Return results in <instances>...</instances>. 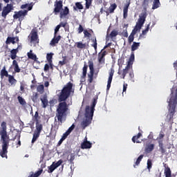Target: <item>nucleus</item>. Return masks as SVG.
<instances>
[{
  "instance_id": "1",
  "label": "nucleus",
  "mask_w": 177,
  "mask_h": 177,
  "mask_svg": "<svg viewBox=\"0 0 177 177\" xmlns=\"http://www.w3.org/2000/svg\"><path fill=\"white\" fill-rule=\"evenodd\" d=\"M1 130H0L1 142L2 143V149L0 156L2 158H8V147H9V136L6 131V122H2L1 124Z\"/></svg>"
},
{
  "instance_id": "2",
  "label": "nucleus",
  "mask_w": 177,
  "mask_h": 177,
  "mask_svg": "<svg viewBox=\"0 0 177 177\" xmlns=\"http://www.w3.org/2000/svg\"><path fill=\"white\" fill-rule=\"evenodd\" d=\"M146 17H147V12H146V10L143 11L140 14L139 19L136 23V25L129 37V44H131V42H133L135 35L136 34V32H138V31H140V30L142 29V27H143V24H145V21H146Z\"/></svg>"
},
{
  "instance_id": "3",
  "label": "nucleus",
  "mask_w": 177,
  "mask_h": 177,
  "mask_svg": "<svg viewBox=\"0 0 177 177\" xmlns=\"http://www.w3.org/2000/svg\"><path fill=\"white\" fill-rule=\"evenodd\" d=\"M95 106H96V102L94 101L91 106H87L86 107V113L84 118L82 122V127L86 128L89 124L92 122V117H93V111H95Z\"/></svg>"
},
{
  "instance_id": "4",
  "label": "nucleus",
  "mask_w": 177,
  "mask_h": 177,
  "mask_svg": "<svg viewBox=\"0 0 177 177\" xmlns=\"http://www.w3.org/2000/svg\"><path fill=\"white\" fill-rule=\"evenodd\" d=\"M169 103V111L174 113L177 104V84H174L171 89L170 99L167 100Z\"/></svg>"
},
{
  "instance_id": "5",
  "label": "nucleus",
  "mask_w": 177,
  "mask_h": 177,
  "mask_svg": "<svg viewBox=\"0 0 177 177\" xmlns=\"http://www.w3.org/2000/svg\"><path fill=\"white\" fill-rule=\"evenodd\" d=\"M71 93H74V90L73 89V84L71 82L68 83L62 91H57L60 102H64Z\"/></svg>"
},
{
  "instance_id": "6",
  "label": "nucleus",
  "mask_w": 177,
  "mask_h": 177,
  "mask_svg": "<svg viewBox=\"0 0 177 177\" xmlns=\"http://www.w3.org/2000/svg\"><path fill=\"white\" fill-rule=\"evenodd\" d=\"M67 113H68V107H67V104L66 102H61L57 109L55 120L57 118L58 121L63 122V121L66 120Z\"/></svg>"
},
{
  "instance_id": "7",
  "label": "nucleus",
  "mask_w": 177,
  "mask_h": 177,
  "mask_svg": "<svg viewBox=\"0 0 177 177\" xmlns=\"http://www.w3.org/2000/svg\"><path fill=\"white\" fill-rule=\"evenodd\" d=\"M133 62H135V54L133 53H131L130 58L129 59V61L127 62V65L124 69H123V71L122 73V78H125V76L127 74H128V71L129 68H132V64H133Z\"/></svg>"
},
{
  "instance_id": "8",
  "label": "nucleus",
  "mask_w": 177,
  "mask_h": 177,
  "mask_svg": "<svg viewBox=\"0 0 177 177\" xmlns=\"http://www.w3.org/2000/svg\"><path fill=\"white\" fill-rule=\"evenodd\" d=\"M118 35V31L115 30H112L109 35L107 34L106 38V46H105V48H107V46H110V45H111V41H114V39H115V37H117Z\"/></svg>"
},
{
  "instance_id": "9",
  "label": "nucleus",
  "mask_w": 177,
  "mask_h": 177,
  "mask_svg": "<svg viewBox=\"0 0 177 177\" xmlns=\"http://www.w3.org/2000/svg\"><path fill=\"white\" fill-rule=\"evenodd\" d=\"M27 13H28L27 10L15 12L13 18L15 20L18 19L20 21L21 20H23V19H24V17H26V16H27Z\"/></svg>"
},
{
  "instance_id": "10",
  "label": "nucleus",
  "mask_w": 177,
  "mask_h": 177,
  "mask_svg": "<svg viewBox=\"0 0 177 177\" xmlns=\"http://www.w3.org/2000/svg\"><path fill=\"white\" fill-rule=\"evenodd\" d=\"M88 67L90 69V73L88 74V82L91 83L93 81V73L95 72V69L93 68V62L89 61L88 62Z\"/></svg>"
},
{
  "instance_id": "11",
  "label": "nucleus",
  "mask_w": 177,
  "mask_h": 177,
  "mask_svg": "<svg viewBox=\"0 0 177 177\" xmlns=\"http://www.w3.org/2000/svg\"><path fill=\"white\" fill-rule=\"evenodd\" d=\"M12 10H13V6L12 4H7V6L3 8L1 15L3 17H6Z\"/></svg>"
},
{
  "instance_id": "12",
  "label": "nucleus",
  "mask_w": 177,
  "mask_h": 177,
  "mask_svg": "<svg viewBox=\"0 0 177 177\" xmlns=\"http://www.w3.org/2000/svg\"><path fill=\"white\" fill-rule=\"evenodd\" d=\"M57 33H56V31L55 30L54 37L50 42V46H56V45H57V44H59V41H60V39H62V36H60V35L57 36Z\"/></svg>"
},
{
  "instance_id": "13",
  "label": "nucleus",
  "mask_w": 177,
  "mask_h": 177,
  "mask_svg": "<svg viewBox=\"0 0 177 177\" xmlns=\"http://www.w3.org/2000/svg\"><path fill=\"white\" fill-rule=\"evenodd\" d=\"M63 9V2L62 1H56L55 3L54 12L57 15Z\"/></svg>"
},
{
  "instance_id": "14",
  "label": "nucleus",
  "mask_w": 177,
  "mask_h": 177,
  "mask_svg": "<svg viewBox=\"0 0 177 177\" xmlns=\"http://www.w3.org/2000/svg\"><path fill=\"white\" fill-rule=\"evenodd\" d=\"M63 163V160H60L57 162H53V164L49 167V173L52 174V172H53V171H55V169H56V168L60 167V165H62V164Z\"/></svg>"
},
{
  "instance_id": "15",
  "label": "nucleus",
  "mask_w": 177,
  "mask_h": 177,
  "mask_svg": "<svg viewBox=\"0 0 177 177\" xmlns=\"http://www.w3.org/2000/svg\"><path fill=\"white\" fill-rule=\"evenodd\" d=\"M104 56H106V51L101 52L98 54V66L102 67V65L104 64Z\"/></svg>"
},
{
  "instance_id": "16",
  "label": "nucleus",
  "mask_w": 177,
  "mask_h": 177,
  "mask_svg": "<svg viewBox=\"0 0 177 177\" xmlns=\"http://www.w3.org/2000/svg\"><path fill=\"white\" fill-rule=\"evenodd\" d=\"M29 38H30V42H32L33 44L38 42V35L37 34V32L35 30H32L30 33Z\"/></svg>"
},
{
  "instance_id": "17",
  "label": "nucleus",
  "mask_w": 177,
  "mask_h": 177,
  "mask_svg": "<svg viewBox=\"0 0 177 177\" xmlns=\"http://www.w3.org/2000/svg\"><path fill=\"white\" fill-rule=\"evenodd\" d=\"M92 143L88 141V138L85 137L84 142L81 144L82 149H91Z\"/></svg>"
},
{
  "instance_id": "18",
  "label": "nucleus",
  "mask_w": 177,
  "mask_h": 177,
  "mask_svg": "<svg viewBox=\"0 0 177 177\" xmlns=\"http://www.w3.org/2000/svg\"><path fill=\"white\" fill-rule=\"evenodd\" d=\"M113 75H114V69L111 68L109 72V77L108 79V83H107V87L106 90L109 91L110 89V87L111 86V82L113 81Z\"/></svg>"
},
{
  "instance_id": "19",
  "label": "nucleus",
  "mask_w": 177,
  "mask_h": 177,
  "mask_svg": "<svg viewBox=\"0 0 177 177\" xmlns=\"http://www.w3.org/2000/svg\"><path fill=\"white\" fill-rule=\"evenodd\" d=\"M60 12V18L61 19H64L68 13H70V10L68 9V7H64V8L62 9Z\"/></svg>"
},
{
  "instance_id": "20",
  "label": "nucleus",
  "mask_w": 177,
  "mask_h": 177,
  "mask_svg": "<svg viewBox=\"0 0 177 177\" xmlns=\"http://www.w3.org/2000/svg\"><path fill=\"white\" fill-rule=\"evenodd\" d=\"M74 124H73L68 129V131L63 134L62 139H63L64 140H65V139L68 136V135H70V133H71V131H73V129H74Z\"/></svg>"
},
{
  "instance_id": "21",
  "label": "nucleus",
  "mask_w": 177,
  "mask_h": 177,
  "mask_svg": "<svg viewBox=\"0 0 177 177\" xmlns=\"http://www.w3.org/2000/svg\"><path fill=\"white\" fill-rule=\"evenodd\" d=\"M19 41V37H8L6 41V44H16Z\"/></svg>"
},
{
  "instance_id": "22",
  "label": "nucleus",
  "mask_w": 177,
  "mask_h": 177,
  "mask_svg": "<svg viewBox=\"0 0 177 177\" xmlns=\"http://www.w3.org/2000/svg\"><path fill=\"white\" fill-rule=\"evenodd\" d=\"M27 55L29 59H31L32 60H35V62H37V60L38 59V58H37V55L32 53V50H30V52L27 53Z\"/></svg>"
},
{
  "instance_id": "23",
  "label": "nucleus",
  "mask_w": 177,
  "mask_h": 177,
  "mask_svg": "<svg viewBox=\"0 0 177 177\" xmlns=\"http://www.w3.org/2000/svg\"><path fill=\"white\" fill-rule=\"evenodd\" d=\"M21 9H23L22 10H31L32 9V5L30 3L24 4L21 6Z\"/></svg>"
},
{
  "instance_id": "24",
  "label": "nucleus",
  "mask_w": 177,
  "mask_h": 177,
  "mask_svg": "<svg viewBox=\"0 0 177 177\" xmlns=\"http://www.w3.org/2000/svg\"><path fill=\"white\" fill-rule=\"evenodd\" d=\"M17 52H19V50L17 49H13L10 51V57L12 60H15V59H16V57H17Z\"/></svg>"
},
{
  "instance_id": "25",
  "label": "nucleus",
  "mask_w": 177,
  "mask_h": 177,
  "mask_svg": "<svg viewBox=\"0 0 177 177\" xmlns=\"http://www.w3.org/2000/svg\"><path fill=\"white\" fill-rule=\"evenodd\" d=\"M12 66L15 73H20V68H19V64H17V61L13 60Z\"/></svg>"
},
{
  "instance_id": "26",
  "label": "nucleus",
  "mask_w": 177,
  "mask_h": 177,
  "mask_svg": "<svg viewBox=\"0 0 177 177\" xmlns=\"http://www.w3.org/2000/svg\"><path fill=\"white\" fill-rule=\"evenodd\" d=\"M140 136H142V133H138L137 136L133 137L132 141L133 142V143H140V140H139Z\"/></svg>"
},
{
  "instance_id": "27",
  "label": "nucleus",
  "mask_w": 177,
  "mask_h": 177,
  "mask_svg": "<svg viewBox=\"0 0 177 177\" xmlns=\"http://www.w3.org/2000/svg\"><path fill=\"white\" fill-rule=\"evenodd\" d=\"M53 56V54L50 53V54H47V60L50 66V68H53V64H52V57Z\"/></svg>"
},
{
  "instance_id": "28",
  "label": "nucleus",
  "mask_w": 177,
  "mask_h": 177,
  "mask_svg": "<svg viewBox=\"0 0 177 177\" xmlns=\"http://www.w3.org/2000/svg\"><path fill=\"white\" fill-rule=\"evenodd\" d=\"M8 82L10 83V85H16L17 80L12 75H8Z\"/></svg>"
},
{
  "instance_id": "29",
  "label": "nucleus",
  "mask_w": 177,
  "mask_h": 177,
  "mask_svg": "<svg viewBox=\"0 0 177 177\" xmlns=\"http://www.w3.org/2000/svg\"><path fill=\"white\" fill-rule=\"evenodd\" d=\"M115 9H117V4L116 3H113L111 5V6L109 8V13H113L114 10H115Z\"/></svg>"
},
{
  "instance_id": "30",
  "label": "nucleus",
  "mask_w": 177,
  "mask_h": 177,
  "mask_svg": "<svg viewBox=\"0 0 177 177\" xmlns=\"http://www.w3.org/2000/svg\"><path fill=\"white\" fill-rule=\"evenodd\" d=\"M139 46H140V43L133 42V45L131 46L132 52L136 50V49H138Z\"/></svg>"
},
{
  "instance_id": "31",
  "label": "nucleus",
  "mask_w": 177,
  "mask_h": 177,
  "mask_svg": "<svg viewBox=\"0 0 177 177\" xmlns=\"http://www.w3.org/2000/svg\"><path fill=\"white\" fill-rule=\"evenodd\" d=\"M41 133L38 132V131H35L34 134H33V138L32 140V143H34V142H35V140H37V139H38V138H39V135Z\"/></svg>"
},
{
  "instance_id": "32",
  "label": "nucleus",
  "mask_w": 177,
  "mask_h": 177,
  "mask_svg": "<svg viewBox=\"0 0 177 177\" xmlns=\"http://www.w3.org/2000/svg\"><path fill=\"white\" fill-rule=\"evenodd\" d=\"M158 8H160V0H154L152 9H157Z\"/></svg>"
},
{
  "instance_id": "33",
  "label": "nucleus",
  "mask_w": 177,
  "mask_h": 177,
  "mask_svg": "<svg viewBox=\"0 0 177 177\" xmlns=\"http://www.w3.org/2000/svg\"><path fill=\"white\" fill-rule=\"evenodd\" d=\"M8 71H6V69L5 67L1 71V78L3 79V77H8Z\"/></svg>"
},
{
  "instance_id": "34",
  "label": "nucleus",
  "mask_w": 177,
  "mask_h": 177,
  "mask_svg": "<svg viewBox=\"0 0 177 177\" xmlns=\"http://www.w3.org/2000/svg\"><path fill=\"white\" fill-rule=\"evenodd\" d=\"M153 149H154V145L151 144L146 147L145 151L146 153H150V151H153Z\"/></svg>"
},
{
  "instance_id": "35",
  "label": "nucleus",
  "mask_w": 177,
  "mask_h": 177,
  "mask_svg": "<svg viewBox=\"0 0 177 177\" xmlns=\"http://www.w3.org/2000/svg\"><path fill=\"white\" fill-rule=\"evenodd\" d=\"M61 27H66V23H61L59 25H57L55 29V34L59 32V30H60Z\"/></svg>"
},
{
  "instance_id": "36",
  "label": "nucleus",
  "mask_w": 177,
  "mask_h": 177,
  "mask_svg": "<svg viewBox=\"0 0 177 177\" xmlns=\"http://www.w3.org/2000/svg\"><path fill=\"white\" fill-rule=\"evenodd\" d=\"M17 99L19 104H21V106H26V100H24L23 97L18 96Z\"/></svg>"
},
{
  "instance_id": "37",
  "label": "nucleus",
  "mask_w": 177,
  "mask_h": 177,
  "mask_svg": "<svg viewBox=\"0 0 177 177\" xmlns=\"http://www.w3.org/2000/svg\"><path fill=\"white\" fill-rule=\"evenodd\" d=\"M75 45L77 46V48H78L79 49H84V48H85L86 45L82 44V42L79 41V42H76Z\"/></svg>"
},
{
  "instance_id": "38",
  "label": "nucleus",
  "mask_w": 177,
  "mask_h": 177,
  "mask_svg": "<svg viewBox=\"0 0 177 177\" xmlns=\"http://www.w3.org/2000/svg\"><path fill=\"white\" fill-rule=\"evenodd\" d=\"M165 177H171V169H169V167H167L165 169Z\"/></svg>"
},
{
  "instance_id": "39",
  "label": "nucleus",
  "mask_w": 177,
  "mask_h": 177,
  "mask_svg": "<svg viewBox=\"0 0 177 177\" xmlns=\"http://www.w3.org/2000/svg\"><path fill=\"white\" fill-rule=\"evenodd\" d=\"M42 131V124H39V123H37L36 124V132H39L41 133V131Z\"/></svg>"
},
{
  "instance_id": "40",
  "label": "nucleus",
  "mask_w": 177,
  "mask_h": 177,
  "mask_svg": "<svg viewBox=\"0 0 177 177\" xmlns=\"http://www.w3.org/2000/svg\"><path fill=\"white\" fill-rule=\"evenodd\" d=\"M41 103L43 104V107L45 109L46 106H48V100H46V97H43L41 99Z\"/></svg>"
},
{
  "instance_id": "41",
  "label": "nucleus",
  "mask_w": 177,
  "mask_h": 177,
  "mask_svg": "<svg viewBox=\"0 0 177 177\" xmlns=\"http://www.w3.org/2000/svg\"><path fill=\"white\" fill-rule=\"evenodd\" d=\"M127 3L124 6V10H123V13H128V8H129L130 2L127 1Z\"/></svg>"
},
{
  "instance_id": "42",
  "label": "nucleus",
  "mask_w": 177,
  "mask_h": 177,
  "mask_svg": "<svg viewBox=\"0 0 177 177\" xmlns=\"http://www.w3.org/2000/svg\"><path fill=\"white\" fill-rule=\"evenodd\" d=\"M37 91H39L40 93H44V85H39L37 86Z\"/></svg>"
},
{
  "instance_id": "43",
  "label": "nucleus",
  "mask_w": 177,
  "mask_h": 177,
  "mask_svg": "<svg viewBox=\"0 0 177 177\" xmlns=\"http://www.w3.org/2000/svg\"><path fill=\"white\" fill-rule=\"evenodd\" d=\"M91 5H92V0H86V8L89 9Z\"/></svg>"
},
{
  "instance_id": "44",
  "label": "nucleus",
  "mask_w": 177,
  "mask_h": 177,
  "mask_svg": "<svg viewBox=\"0 0 177 177\" xmlns=\"http://www.w3.org/2000/svg\"><path fill=\"white\" fill-rule=\"evenodd\" d=\"M142 158H143V155H140V156L138 158V159H137V160H136V165H138V164H140V161H142Z\"/></svg>"
},
{
  "instance_id": "45",
  "label": "nucleus",
  "mask_w": 177,
  "mask_h": 177,
  "mask_svg": "<svg viewBox=\"0 0 177 177\" xmlns=\"http://www.w3.org/2000/svg\"><path fill=\"white\" fill-rule=\"evenodd\" d=\"M153 165V164L151 163V160H147V169L150 171V169H151V166Z\"/></svg>"
},
{
  "instance_id": "46",
  "label": "nucleus",
  "mask_w": 177,
  "mask_h": 177,
  "mask_svg": "<svg viewBox=\"0 0 177 177\" xmlns=\"http://www.w3.org/2000/svg\"><path fill=\"white\" fill-rule=\"evenodd\" d=\"M86 70H88V66L86 65H84L83 67V76L86 77Z\"/></svg>"
},
{
  "instance_id": "47",
  "label": "nucleus",
  "mask_w": 177,
  "mask_h": 177,
  "mask_svg": "<svg viewBox=\"0 0 177 177\" xmlns=\"http://www.w3.org/2000/svg\"><path fill=\"white\" fill-rule=\"evenodd\" d=\"M75 6L76 8H77V9H84V6H82V4H81V3H76Z\"/></svg>"
},
{
  "instance_id": "48",
  "label": "nucleus",
  "mask_w": 177,
  "mask_h": 177,
  "mask_svg": "<svg viewBox=\"0 0 177 177\" xmlns=\"http://www.w3.org/2000/svg\"><path fill=\"white\" fill-rule=\"evenodd\" d=\"M50 67V64H46L44 66V71H49V68Z\"/></svg>"
},
{
  "instance_id": "49",
  "label": "nucleus",
  "mask_w": 177,
  "mask_h": 177,
  "mask_svg": "<svg viewBox=\"0 0 177 177\" xmlns=\"http://www.w3.org/2000/svg\"><path fill=\"white\" fill-rule=\"evenodd\" d=\"M127 88H128V84L126 83H124L122 95H124V92H127Z\"/></svg>"
},
{
  "instance_id": "50",
  "label": "nucleus",
  "mask_w": 177,
  "mask_h": 177,
  "mask_svg": "<svg viewBox=\"0 0 177 177\" xmlns=\"http://www.w3.org/2000/svg\"><path fill=\"white\" fill-rule=\"evenodd\" d=\"M122 35V37H124V38H128V32L127 30H124Z\"/></svg>"
},
{
  "instance_id": "51",
  "label": "nucleus",
  "mask_w": 177,
  "mask_h": 177,
  "mask_svg": "<svg viewBox=\"0 0 177 177\" xmlns=\"http://www.w3.org/2000/svg\"><path fill=\"white\" fill-rule=\"evenodd\" d=\"M94 44H93V47L96 50L97 49V43L96 42V39L93 40Z\"/></svg>"
},
{
  "instance_id": "52",
  "label": "nucleus",
  "mask_w": 177,
  "mask_h": 177,
  "mask_svg": "<svg viewBox=\"0 0 177 177\" xmlns=\"http://www.w3.org/2000/svg\"><path fill=\"white\" fill-rule=\"evenodd\" d=\"M84 37H88V38L89 37H91V34L87 30H84Z\"/></svg>"
},
{
  "instance_id": "53",
  "label": "nucleus",
  "mask_w": 177,
  "mask_h": 177,
  "mask_svg": "<svg viewBox=\"0 0 177 177\" xmlns=\"http://www.w3.org/2000/svg\"><path fill=\"white\" fill-rule=\"evenodd\" d=\"M149 32V28H147L146 30L142 31V35H146Z\"/></svg>"
},
{
  "instance_id": "54",
  "label": "nucleus",
  "mask_w": 177,
  "mask_h": 177,
  "mask_svg": "<svg viewBox=\"0 0 177 177\" xmlns=\"http://www.w3.org/2000/svg\"><path fill=\"white\" fill-rule=\"evenodd\" d=\"M74 158H75L74 155L71 154V158L69 159V161H70L71 162H73V161H74Z\"/></svg>"
},
{
  "instance_id": "55",
  "label": "nucleus",
  "mask_w": 177,
  "mask_h": 177,
  "mask_svg": "<svg viewBox=\"0 0 177 177\" xmlns=\"http://www.w3.org/2000/svg\"><path fill=\"white\" fill-rule=\"evenodd\" d=\"M84 31V28H82V26L80 25L79 26V32L81 33Z\"/></svg>"
},
{
  "instance_id": "56",
  "label": "nucleus",
  "mask_w": 177,
  "mask_h": 177,
  "mask_svg": "<svg viewBox=\"0 0 177 177\" xmlns=\"http://www.w3.org/2000/svg\"><path fill=\"white\" fill-rule=\"evenodd\" d=\"M159 139H162V138H164V133H160V134H159Z\"/></svg>"
},
{
  "instance_id": "57",
  "label": "nucleus",
  "mask_w": 177,
  "mask_h": 177,
  "mask_svg": "<svg viewBox=\"0 0 177 177\" xmlns=\"http://www.w3.org/2000/svg\"><path fill=\"white\" fill-rule=\"evenodd\" d=\"M123 17L124 19H127L128 17V13L123 12Z\"/></svg>"
},
{
  "instance_id": "58",
  "label": "nucleus",
  "mask_w": 177,
  "mask_h": 177,
  "mask_svg": "<svg viewBox=\"0 0 177 177\" xmlns=\"http://www.w3.org/2000/svg\"><path fill=\"white\" fill-rule=\"evenodd\" d=\"M44 86H46V88H48V86H49V82H46L44 83Z\"/></svg>"
},
{
  "instance_id": "59",
  "label": "nucleus",
  "mask_w": 177,
  "mask_h": 177,
  "mask_svg": "<svg viewBox=\"0 0 177 177\" xmlns=\"http://www.w3.org/2000/svg\"><path fill=\"white\" fill-rule=\"evenodd\" d=\"M64 140V139L61 138L60 140L59 141V145H62Z\"/></svg>"
},
{
  "instance_id": "60",
  "label": "nucleus",
  "mask_w": 177,
  "mask_h": 177,
  "mask_svg": "<svg viewBox=\"0 0 177 177\" xmlns=\"http://www.w3.org/2000/svg\"><path fill=\"white\" fill-rule=\"evenodd\" d=\"M35 118H38V112H36L35 114Z\"/></svg>"
},
{
  "instance_id": "61",
  "label": "nucleus",
  "mask_w": 177,
  "mask_h": 177,
  "mask_svg": "<svg viewBox=\"0 0 177 177\" xmlns=\"http://www.w3.org/2000/svg\"><path fill=\"white\" fill-rule=\"evenodd\" d=\"M147 3H149V0H144V4L147 5Z\"/></svg>"
},
{
  "instance_id": "62",
  "label": "nucleus",
  "mask_w": 177,
  "mask_h": 177,
  "mask_svg": "<svg viewBox=\"0 0 177 177\" xmlns=\"http://www.w3.org/2000/svg\"><path fill=\"white\" fill-rule=\"evenodd\" d=\"M6 3H9V2L12 1V0H3Z\"/></svg>"
},
{
  "instance_id": "63",
  "label": "nucleus",
  "mask_w": 177,
  "mask_h": 177,
  "mask_svg": "<svg viewBox=\"0 0 177 177\" xmlns=\"http://www.w3.org/2000/svg\"><path fill=\"white\" fill-rule=\"evenodd\" d=\"M18 145L21 146V142L20 141V140H18Z\"/></svg>"
},
{
  "instance_id": "64",
  "label": "nucleus",
  "mask_w": 177,
  "mask_h": 177,
  "mask_svg": "<svg viewBox=\"0 0 177 177\" xmlns=\"http://www.w3.org/2000/svg\"><path fill=\"white\" fill-rule=\"evenodd\" d=\"M20 89L21 91H24V87H23V86H21Z\"/></svg>"
}]
</instances>
